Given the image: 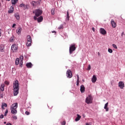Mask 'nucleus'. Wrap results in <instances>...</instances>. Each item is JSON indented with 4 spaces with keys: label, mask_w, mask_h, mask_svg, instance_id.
Instances as JSON below:
<instances>
[{
    "label": "nucleus",
    "mask_w": 125,
    "mask_h": 125,
    "mask_svg": "<svg viewBox=\"0 0 125 125\" xmlns=\"http://www.w3.org/2000/svg\"><path fill=\"white\" fill-rule=\"evenodd\" d=\"M14 95L16 96L19 93V83L18 81H15L13 83Z\"/></svg>",
    "instance_id": "f257e3e1"
},
{
    "label": "nucleus",
    "mask_w": 125,
    "mask_h": 125,
    "mask_svg": "<svg viewBox=\"0 0 125 125\" xmlns=\"http://www.w3.org/2000/svg\"><path fill=\"white\" fill-rule=\"evenodd\" d=\"M33 13H35V15L36 17H39V16H41V15L42 14V10L38 9H36L35 11H33Z\"/></svg>",
    "instance_id": "f03ea898"
},
{
    "label": "nucleus",
    "mask_w": 125,
    "mask_h": 125,
    "mask_svg": "<svg viewBox=\"0 0 125 125\" xmlns=\"http://www.w3.org/2000/svg\"><path fill=\"white\" fill-rule=\"evenodd\" d=\"M76 44H72L69 47V53L72 54L76 50Z\"/></svg>",
    "instance_id": "7ed1b4c3"
},
{
    "label": "nucleus",
    "mask_w": 125,
    "mask_h": 125,
    "mask_svg": "<svg viewBox=\"0 0 125 125\" xmlns=\"http://www.w3.org/2000/svg\"><path fill=\"white\" fill-rule=\"evenodd\" d=\"M85 102L87 104H91L92 103V97L89 95L85 99Z\"/></svg>",
    "instance_id": "20e7f679"
},
{
    "label": "nucleus",
    "mask_w": 125,
    "mask_h": 125,
    "mask_svg": "<svg viewBox=\"0 0 125 125\" xmlns=\"http://www.w3.org/2000/svg\"><path fill=\"white\" fill-rule=\"evenodd\" d=\"M18 50V47L16 44H13L11 46V51L12 52H17Z\"/></svg>",
    "instance_id": "39448f33"
},
{
    "label": "nucleus",
    "mask_w": 125,
    "mask_h": 125,
    "mask_svg": "<svg viewBox=\"0 0 125 125\" xmlns=\"http://www.w3.org/2000/svg\"><path fill=\"white\" fill-rule=\"evenodd\" d=\"M32 42V38L29 35L27 36V42L26 43L27 46H31V43Z\"/></svg>",
    "instance_id": "423d86ee"
},
{
    "label": "nucleus",
    "mask_w": 125,
    "mask_h": 125,
    "mask_svg": "<svg viewBox=\"0 0 125 125\" xmlns=\"http://www.w3.org/2000/svg\"><path fill=\"white\" fill-rule=\"evenodd\" d=\"M66 76L67 78L71 79V78L73 77V75H72V71L70 70H68L66 72Z\"/></svg>",
    "instance_id": "0eeeda50"
},
{
    "label": "nucleus",
    "mask_w": 125,
    "mask_h": 125,
    "mask_svg": "<svg viewBox=\"0 0 125 125\" xmlns=\"http://www.w3.org/2000/svg\"><path fill=\"white\" fill-rule=\"evenodd\" d=\"M100 33L102 34V35H106L107 34V32L104 28H100Z\"/></svg>",
    "instance_id": "6e6552de"
},
{
    "label": "nucleus",
    "mask_w": 125,
    "mask_h": 125,
    "mask_svg": "<svg viewBox=\"0 0 125 125\" xmlns=\"http://www.w3.org/2000/svg\"><path fill=\"white\" fill-rule=\"evenodd\" d=\"M20 7H22L25 10V9L28 8V5H25L24 3H21L20 5Z\"/></svg>",
    "instance_id": "1a4fd4ad"
},
{
    "label": "nucleus",
    "mask_w": 125,
    "mask_h": 125,
    "mask_svg": "<svg viewBox=\"0 0 125 125\" xmlns=\"http://www.w3.org/2000/svg\"><path fill=\"white\" fill-rule=\"evenodd\" d=\"M18 107V103H15L14 104H13L10 109H17V107Z\"/></svg>",
    "instance_id": "9d476101"
},
{
    "label": "nucleus",
    "mask_w": 125,
    "mask_h": 125,
    "mask_svg": "<svg viewBox=\"0 0 125 125\" xmlns=\"http://www.w3.org/2000/svg\"><path fill=\"white\" fill-rule=\"evenodd\" d=\"M111 23L113 28H116V27H117V23L115 22V21H114V20H111Z\"/></svg>",
    "instance_id": "9b49d317"
},
{
    "label": "nucleus",
    "mask_w": 125,
    "mask_h": 125,
    "mask_svg": "<svg viewBox=\"0 0 125 125\" xmlns=\"http://www.w3.org/2000/svg\"><path fill=\"white\" fill-rule=\"evenodd\" d=\"M119 86L120 87V88L123 89L124 87H125V83H124L123 82H120L119 83Z\"/></svg>",
    "instance_id": "f8f14e48"
},
{
    "label": "nucleus",
    "mask_w": 125,
    "mask_h": 125,
    "mask_svg": "<svg viewBox=\"0 0 125 125\" xmlns=\"http://www.w3.org/2000/svg\"><path fill=\"white\" fill-rule=\"evenodd\" d=\"M16 32L18 35H20V33L22 32V28L21 27H19L18 29L16 30Z\"/></svg>",
    "instance_id": "ddd939ff"
},
{
    "label": "nucleus",
    "mask_w": 125,
    "mask_h": 125,
    "mask_svg": "<svg viewBox=\"0 0 125 125\" xmlns=\"http://www.w3.org/2000/svg\"><path fill=\"white\" fill-rule=\"evenodd\" d=\"M108 105H109V103H106L104 106V109L105 110L106 112H108V111H109V107H108Z\"/></svg>",
    "instance_id": "4468645a"
},
{
    "label": "nucleus",
    "mask_w": 125,
    "mask_h": 125,
    "mask_svg": "<svg viewBox=\"0 0 125 125\" xmlns=\"http://www.w3.org/2000/svg\"><path fill=\"white\" fill-rule=\"evenodd\" d=\"M91 81L92 83H96V81H97V78L96 77V76L93 75Z\"/></svg>",
    "instance_id": "2eb2a0df"
},
{
    "label": "nucleus",
    "mask_w": 125,
    "mask_h": 125,
    "mask_svg": "<svg viewBox=\"0 0 125 125\" xmlns=\"http://www.w3.org/2000/svg\"><path fill=\"white\" fill-rule=\"evenodd\" d=\"M11 113L13 115H16L17 114V109H11Z\"/></svg>",
    "instance_id": "dca6fc26"
},
{
    "label": "nucleus",
    "mask_w": 125,
    "mask_h": 125,
    "mask_svg": "<svg viewBox=\"0 0 125 125\" xmlns=\"http://www.w3.org/2000/svg\"><path fill=\"white\" fill-rule=\"evenodd\" d=\"M26 66L27 68H32V67H33V64H32V62H28L26 64Z\"/></svg>",
    "instance_id": "f3484780"
},
{
    "label": "nucleus",
    "mask_w": 125,
    "mask_h": 125,
    "mask_svg": "<svg viewBox=\"0 0 125 125\" xmlns=\"http://www.w3.org/2000/svg\"><path fill=\"white\" fill-rule=\"evenodd\" d=\"M84 86L83 85H82L80 88V91L82 92V93L84 92Z\"/></svg>",
    "instance_id": "a211bd4d"
},
{
    "label": "nucleus",
    "mask_w": 125,
    "mask_h": 125,
    "mask_svg": "<svg viewBox=\"0 0 125 125\" xmlns=\"http://www.w3.org/2000/svg\"><path fill=\"white\" fill-rule=\"evenodd\" d=\"M43 20V18H42V16H40L39 18L37 19V21L38 23H40V22H42Z\"/></svg>",
    "instance_id": "6ab92c4d"
},
{
    "label": "nucleus",
    "mask_w": 125,
    "mask_h": 125,
    "mask_svg": "<svg viewBox=\"0 0 125 125\" xmlns=\"http://www.w3.org/2000/svg\"><path fill=\"white\" fill-rule=\"evenodd\" d=\"M66 21H69L70 20V16L69 15V11H67L66 14V18L65 19Z\"/></svg>",
    "instance_id": "aec40b11"
},
{
    "label": "nucleus",
    "mask_w": 125,
    "mask_h": 125,
    "mask_svg": "<svg viewBox=\"0 0 125 125\" xmlns=\"http://www.w3.org/2000/svg\"><path fill=\"white\" fill-rule=\"evenodd\" d=\"M81 118H82L81 116H80V115L77 114V117L75 119V122H78V121H80Z\"/></svg>",
    "instance_id": "412c9836"
},
{
    "label": "nucleus",
    "mask_w": 125,
    "mask_h": 125,
    "mask_svg": "<svg viewBox=\"0 0 125 125\" xmlns=\"http://www.w3.org/2000/svg\"><path fill=\"white\" fill-rule=\"evenodd\" d=\"M14 10L13 7L11 6L10 8V10L8 11V13H12Z\"/></svg>",
    "instance_id": "4be33fe9"
},
{
    "label": "nucleus",
    "mask_w": 125,
    "mask_h": 125,
    "mask_svg": "<svg viewBox=\"0 0 125 125\" xmlns=\"http://www.w3.org/2000/svg\"><path fill=\"white\" fill-rule=\"evenodd\" d=\"M15 17H16L17 20H19V19H20V16L18 13L15 14Z\"/></svg>",
    "instance_id": "5701e85b"
},
{
    "label": "nucleus",
    "mask_w": 125,
    "mask_h": 125,
    "mask_svg": "<svg viewBox=\"0 0 125 125\" xmlns=\"http://www.w3.org/2000/svg\"><path fill=\"white\" fill-rule=\"evenodd\" d=\"M14 40H15V38L14 36L12 35V36L10 38V42H14Z\"/></svg>",
    "instance_id": "b1692460"
},
{
    "label": "nucleus",
    "mask_w": 125,
    "mask_h": 125,
    "mask_svg": "<svg viewBox=\"0 0 125 125\" xmlns=\"http://www.w3.org/2000/svg\"><path fill=\"white\" fill-rule=\"evenodd\" d=\"M19 62H20V60L19 59V58H17L16 59V61H15L16 65H19Z\"/></svg>",
    "instance_id": "393cba45"
},
{
    "label": "nucleus",
    "mask_w": 125,
    "mask_h": 125,
    "mask_svg": "<svg viewBox=\"0 0 125 125\" xmlns=\"http://www.w3.org/2000/svg\"><path fill=\"white\" fill-rule=\"evenodd\" d=\"M4 107H7V104H6V103H2L1 105V108L2 109H3V110H4Z\"/></svg>",
    "instance_id": "a878e982"
},
{
    "label": "nucleus",
    "mask_w": 125,
    "mask_h": 125,
    "mask_svg": "<svg viewBox=\"0 0 125 125\" xmlns=\"http://www.w3.org/2000/svg\"><path fill=\"white\" fill-rule=\"evenodd\" d=\"M32 4L33 6H37V5H38V2L33 1L32 2Z\"/></svg>",
    "instance_id": "bb28decb"
},
{
    "label": "nucleus",
    "mask_w": 125,
    "mask_h": 125,
    "mask_svg": "<svg viewBox=\"0 0 125 125\" xmlns=\"http://www.w3.org/2000/svg\"><path fill=\"white\" fill-rule=\"evenodd\" d=\"M18 1V0H12V4H16V2Z\"/></svg>",
    "instance_id": "cd10ccee"
},
{
    "label": "nucleus",
    "mask_w": 125,
    "mask_h": 125,
    "mask_svg": "<svg viewBox=\"0 0 125 125\" xmlns=\"http://www.w3.org/2000/svg\"><path fill=\"white\" fill-rule=\"evenodd\" d=\"M108 51L109 53H113V50L111 48H108Z\"/></svg>",
    "instance_id": "c85d7f7f"
},
{
    "label": "nucleus",
    "mask_w": 125,
    "mask_h": 125,
    "mask_svg": "<svg viewBox=\"0 0 125 125\" xmlns=\"http://www.w3.org/2000/svg\"><path fill=\"white\" fill-rule=\"evenodd\" d=\"M112 46H113V47H114V48H115V49H117L118 48V47L115 44H112Z\"/></svg>",
    "instance_id": "c756f323"
},
{
    "label": "nucleus",
    "mask_w": 125,
    "mask_h": 125,
    "mask_svg": "<svg viewBox=\"0 0 125 125\" xmlns=\"http://www.w3.org/2000/svg\"><path fill=\"white\" fill-rule=\"evenodd\" d=\"M21 61H23L24 60V57L23 56H21L20 57Z\"/></svg>",
    "instance_id": "7c9ffc66"
},
{
    "label": "nucleus",
    "mask_w": 125,
    "mask_h": 125,
    "mask_svg": "<svg viewBox=\"0 0 125 125\" xmlns=\"http://www.w3.org/2000/svg\"><path fill=\"white\" fill-rule=\"evenodd\" d=\"M7 113H8V110L6 109V111L4 113V116L5 117H6V116H7Z\"/></svg>",
    "instance_id": "2f4dec72"
},
{
    "label": "nucleus",
    "mask_w": 125,
    "mask_h": 125,
    "mask_svg": "<svg viewBox=\"0 0 125 125\" xmlns=\"http://www.w3.org/2000/svg\"><path fill=\"white\" fill-rule=\"evenodd\" d=\"M59 30H61V29H63V25H61L59 27H58Z\"/></svg>",
    "instance_id": "473e14b6"
},
{
    "label": "nucleus",
    "mask_w": 125,
    "mask_h": 125,
    "mask_svg": "<svg viewBox=\"0 0 125 125\" xmlns=\"http://www.w3.org/2000/svg\"><path fill=\"white\" fill-rule=\"evenodd\" d=\"M5 84H6L7 85H8L9 84V82L6 81L4 82Z\"/></svg>",
    "instance_id": "72a5a7b5"
},
{
    "label": "nucleus",
    "mask_w": 125,
    "mask_h": 125,
    "mask_svg": "<svg viewBox=\"0 0 125 125\" xmlns=\"http://www.w3.org/2000/svg\"><path fill=\"white\" fill-rule=\"evenodd\" d=\"M90 69H91V66L89 64L87 68L88 71H90Z\"/></svg>",
    "instance_id": "f704fd0d"
},
{
    "label": "nucleus",
    "mask_w": 125,
    "mask_h": 125,
    "mask_svg": "<svg viewBox=\"0 0 125 125\" xmlns=\"http://www.w3.org/2000/svg\"><path fill=\"white\" fill-rule=\"evenodd\" d=\"M13 118L14 119V120H17V116L16 115H13Z\"/></svg>",
    "instance_id": "c9c22d12"
},
{
    "label": "nucleus",
    "mask_w": 125,
    "mask_h": 125,
    "mask_svg": "<svg viewBox=\"0 0 125 125\" xmlns=\"http://www.w3.org/2000/svg\"><path fill=\"white\" fill-rule=\"evenodd\" d=\"M22 65H23V61H21L20 63V66L22 67Z\"/></svg>",
    "instance_id": "e433bc0d"
},
{
    "label": "nucleus",
    "mask_w": 125,
    "mask_h": 125,
    "mask_svg": "<svg viewBox=\"0 0 125 125\" xmlns=\"http://www.w3.org/2000/svg\"><path fill=\"white\" fill-rule=\"evenodd\" d=\"M77 85L79 86V85L80 84V80H77Z\"/></svg>",
    "instance_id": "4c0bfd02"
},
{
    "label": "nucleus",
    "mask_w": 125,
    "mask_h": 125,
    "mask_svg": "<svg viewBox=\"0 0 125 125\" xmlns=\"http://www.w3.org/2000/svg\"><path fill=\"white\" fill-rule=\"evenodd\" d=\"M51 12H52V15H54V9H52L51 10Z\"/></svg>",
    "instance_id": "58836bf2"
},
{
    "label": "nucleus",
    "mask_w": 125,
    "mask_h": 125,
    "mask_svg": "<svg viewBox=\"0 0 125 125\" xmlns=\"http://www.w3.org/2000/svg\"><path fill=\"white\" fill-rule=\"evenodd\" d=\"M4 116L3 114H1L0 116V119H3Z\"/></svg>",
    "instance_id": "ea45409f"
},
{
    "label": "nucleus",
    "mask_w": 125,
    "mask_h": 125,
    "mask_svg": "<svg viewBox=\"0 0 125 125\" xmlns=\"http://www.w3.org/2000/svg\"><path fill=\"white\" fill-rule=\"evenodd\" d=\"M4 90V88L3 87H0V91H3Z\"/></svg>",
    "instance_id": "a19ab883"
},
{
    "label": "nucleus",
    "mask_w": 125,
    "mask_h": 125,
    "mask_svg": "<svg viewBox=\"0 0 125 125\" xmlns=\"http://www.w3.org/2000/svg\"><path fill=\"white\" fill-rule=\"evenodd\" d=\"M25 115H30V112H29V111H26V112H25Z\"/></svg>",
    "instance_id": "79ce46f5"
},
{
    "label": "nucleus",
    "mask_w": 125,
    "mask_h": 125,
    "mask_svg": "<svg viewBox=\"0 0 125 125\" xmlns=\"http://www.w3.org/2000/svg\"><path fill=\"white\" fill-rule=\"evenodd\" d=\"M66 125V121H63L62 123V125Z\"/></svg>",
    "instance_id": "37998d69"
},
{
    "label": "nucleus",
    "mask_w": 125,
    "mask_h": 125,
    "mask_svg": "<svg viewBox=\"0 0 125 125\" xmlns=\"http://www.w3.org/2000/svg\"><path fill=\"white\" fill-rule=\"evenodd\" d=\"M4 86H5V84H4V83H2L1 85V87L4 88Z\"/></svg>",
    "instance_id": "c03bdc74"
},
{
    "label": "nucleus",
    "mask_w": 125,
    "mask_h": 125,
    "mask_svg": "<svg viewBox=\"0 0 125 125\" xmlns=\"http://www.w3.org/2000/svg\"><path fill=\"white\" fill-rule=\"evenodd\" d=\"M37 17L36 16L34 17V20H38V18H37Z\"/></svg>",
    "instance_id": "a18cd8bd"
},
{
    "label": "nucleus",
    "mask_w": 125,
    "mask_h": 125,
    "mask_svg": "<svg viewBox=\"0 0 125 125\" xmlns=\"http://www.w3.org/2000/svg\"><path fill=\"white\" fill-rule=\"evenodd\" d=\"M92 30L93 32H95V28H94V27H92Z\"/></svg>",
    "instance_id": "49530a36"
},
{
    "label": "nucleus",
    "mask_w": 125,
    "mask_h": 125,
    "mask_svg": "<svg viewBox=\"0 0 125 125\" xmlns=\"http://www.w3.org/2000/svg\"><path fill=\"white\" fill-rule=\"evenodd\" d=\"M15 26H16V24H15V23L13 24L12 25V28H14V27H15Z\"/></svg>",
    "instance_id": "de8ad7c7"
},
{
    "label": "nucleus",
    "mask_w": 125,
    "mask_h": 125,
    "mask_svg": "<svg viewBox=\"0 0 125 125\" xmlns=\"http://www.w3.org/2000/svg\"><path fill=\"white\" fill-rule=\"evenodd\" d=\"M77 80H80V76H79V75H77Z\"/></svg>",
    "instance_id": "09e8293b"
},
{
    "label": "nucleus",
    "mask_w": 125,
    "mask_h": 125,
    "mask_svg": "<svg viewBox=\"0 0 125 125\" xmlns=\"http://www.w3.org/2000/svg\"><path fill=\"white\" fill-rule=\"evenodd\" d=\"M1 36V29H0V37Z\"/></svg>",
    "instance_id": "8fccbe9b"
},
{
    "label": "nucleus",
    "mask_w": 125,
    "mask_h": 125,
    "mask_svg": "<svg viewBox=\"0 0 125 125\" xmlns=\"http://www.w3.org/2000/svg\"><path fill=\"white\" fill-rule=\"evenodd\" d=\"M6 125H11V123H7V124H6Z\"/></svg>",
    "instance_id": "3c124183"
},
{
    "label": "nucleus",
    "mask_w": 125,
    "mask_h": 125,
    "mask_svg": "<svg viewBox=\"0 0 125 125\" xmlns=\"http://www.w3.org/2000/svg\"><path fill=\"white\" fill-rule=\"evenodd\" d=\"M52 33H55V34H56V31H52Z\"/></svg>",
    "instance_id": "603ef678"
},
{
    "label": "nucleus",
    "mask_w": 125,
    "mask_h": 125,
    "mask_svg": "<svg viewBox=\"0 0 125 125\" xmlns=\"http://www.w3.org/2000/svg\"><path fill=\"white\" fill-rule=\"evenodd\" d=\"M98 55L99 56H100V53L99 52H98Z\"/></svg>",
    "instance_id": "864d4df0"
},
{
    "label": "nucleus",
    "mask_w": 125,
    "mask_h": 125,
    "mask_svg": "<svg viewBox=\"0 0 125 125\" xmlns=\"http://www.w3.org/2000/svg\"><path fill=\"white\" fill-rule=\"evenodd\" d=\"M123 35H125V33L124 32L122 33V36H123Z\"/></svg>",
    "instance_id": "5fc2aeb1"
},
{
    "label": "nucleus",
    "mask_w": 125,
    "mask_h": 125,
    "mask_svg": "<svg viewBox=\"0 0 125 125\" xmlns=\"http://www.w3.org/2000/svg\"><path fill=\"white\" fill-rule=\"evenodd\" d=\"M86 125H89V124H88V123H86Z\"/></svg>",
    "instance_id": "6e6d98bb"
},
{
    "label": "nucleus",
    "mask_w": 125,
    "mask_h": 125,
    "mask_svg": "<svg viewBox=\"0 0 125 125\" xmlns=\"http://www.w3.org/2000/svg\"><path fill=\"white\" fill-rule=\"evenodd\" d=\"M1 6V3H0V8Z\"/></svg>",
    "instance_id": "4d7b16f0"
},
{
    "label": "nucleus",
    "mask_w": 125,
    "mask_h": 125,
    "mask_svg": "<svg viewBox=\"0 0 125 125\" xmlns=\"http://www.w3.org/2000/svg\"><path fill=\"white\" fill-rule=\"evenodd\" d=\"M4 124H6V122H4Z\"/></svg>",
    "instance_id": "13d9d810"
},
{
    "label": "nucleus",
    "mask_w": 125,
    "mask_h": 125,
    "mask_svg": "<svg viewBox=\"0 0 125 125\" xmlns=\"http://www.w3.org/2000/svg\"><path fill=\"white\" fill-rule=\"evenodd\" d=\"M83 82H84V80H83Z\"/></svg>",
    "instance_id": "bf43d9fd"
},
{
    "label": "nucleus",
    "mask_w": 125,
    "mask_h": 125,
    "mask_svg": "<svg viewBox=\"0 0 125 125\" xmlns=\"http://www.w3.org/2000/svg\"><path fill=\"white\" fill-rule=\"evenodd\" d=\"M1 97L2 98V96H1Z\"/></svg>",
    "instance_id": "052dcab7"
},
{
    "label": "nucleus",
    "mask_w": 125,
    "mask_h": 125,
    "mask_svg": "<svg viewBox=\"0 0 125 125\" xmlns=\"http://www.w3.org/2000/svg\"><path fill=\"white\" fill-rule=\"evenodd\" d=\"M8 1H9V0H7Z\"/></svg>",
    "instance_id": "680f3d73"
}]
</instances>
